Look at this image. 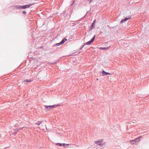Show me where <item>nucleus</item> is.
<instances>
[{
	"mask_svg": "<svg viewBox=\"0 0 149 149\" xmlns=\"http://www.w3.org/2000/svg\"><path fill=\"white\" fill-rule=\"evenodd\" d=\"M141 137L140 136L134 140H130V142L132 144H138L140 141V138Z\"/></svg>",
	"mask_w": 149,
	"mask_h": 149,
	"instance_id": "f257e3e1",
	"label": "nucleus"
},
{
	"mask_svg": "<svg viewBox=\"0 0 149 149\" xmlns=\"http://www.w3.org/2000/svg\"><path fill=\"white\" fill-rule=\"evenodd\" d=\"M58 105H54L52 106H45V109L47 110H49L51 109L58 107Z\"/></svg>",
	"mask_w": 149,
	"mask_h": 149,
	"instance_id": "f03ea898",
	"label": "nucleus"
},
{
	"mask_svg": "<svg viewBox=\"0 0 149 149\" xmlns=\"http://www.w3.org/2000/svg\"><path fill=\"white\" fill-rule=\"evenodd\" d=\"M31 4H30V5H24L23 6H16V7L18 8H21L22 9H25L26 8H28L29 7L31 6Z\"/></svg>",
	"mask_w": 149,
	"mask_h": 149,
	"instance_id": "7ed1b4c3",
	"label": "nucleus"
},
{
	"mask_svg": "<svg viewBox=\"0 0 149 149\" xmlns=\"http://www.w3.org/2000/svg\"><path fill=\"white\" fill-rule=\"evenodd\" d=\"M131 18V16L130 15V16H128L127 17L125 18L124 19L120 21V22L121 23H123L124 22H126L127 21V20L130 19Z\"/></svg>",
	"mask_w": 149,
	"mask_h": 149,
	"instance_id": "20e7f679",
	"label": "nucleus"
},
{
	"mask_svg": "<svg viewBox=\"0 0 149 149\" xmlns=\"http://www.w3.org/2000/svg\"><path fill=\"white\" fill-rule=\"evenodd\" d=\"M66 40H67V39L66 38H64L62 40V41L61 42L56 44V46H58L61 45H62L65 42Z\"/></svg>",
	"mask_w": 149,
	"mask_h": 149,
	"instance_id": "39448f33",
	"label": "nucleus"
},
{
	"mask_svg": "<svg viewBox=\"0 0 149 149\" xmlns=\"http://www.w3.org/2000/svg\"><path fill=\"white\" fill-rule=\"evenodd\" d=\"M95 36H94L91 41L87 42L86 43V44L88 45H89L91 44L94 41L95 39Z\"/></svg>",
	"mask_w": 149,
	"mask_h": 149,
	"instance_id": "423d86ee",
	"label": "nucleus"
},
{
	"mask_svg": "<svg viewBox=\"0 0 149 149\" xmlns=\"http://www.w3.org/2000/svg\"><path fill=\"white\" fill-rule=\"evenodd\" d=\"M102 141H103V140L101 139V140H99V141H95V143L96 144L98 145H101V143H102Z\"/></svg>",
	"mask_w": 149,
	"mask_h": 149,
	"instance_id": "0eeeda50",
	"label": "nucleus"
},
{
	"mask_svg": "<svg viewBox=\"0 0 149 149\" xmlns=\"http://www.w3.org/2000/svg\"><path fill=\"white\" fill-rule=\"evenodd\" d=\"M102 74L103 75H110L111 74L108 72H105L104 70H103L102 72Z\"/></svg>",
	"mask_w": 149,
	"mask_h": 149,
	"instance_id": "6e6552de",
	"label": "nucleus"
},
{
	"mask_svg": "<svg viewBox=\"0 0 149 149\" xmlns=\"http://www.w3.org/2000/svg\"><path fill=\"white\" fill-rule=\"evenodd\" d=\"M42 121H38L37 122L36 124L38 125H40L42 123Z\"/></svg>",
	"mask_w": 149,
	"mask_h": 149,
	"instance_id": "1a4fd4ad",
	"label": "nucleus"
},
{
	"mask_svg": "<svg viewBox=\"0 0 149 149\" xmlns=\"http://www.w3.org/2000/svg\"><path fill=\"white\" fill-rule=\"evenodd\" d=\"M56 145L57 146H62V143H57L56 144Z\"/></svg>",
	"mask_w": 149,
	"mask_h": 149,
	"instance_id": "9d476101",
	"label": "nucleus"
},
{
	"mask_svg": "<svg viewBox=\"0 0 149 149\" xmlns=\"http://www.w3.org/2000/svg\"><path fill=\"white\" fill-rule=\"evenodd\" d=\"M96 22V20H94L93 22L92 23V27H93L94 26V24H95Z\"/></svg>",
	"mask_w": 149,
	"mask_h": 149,
	"instance_id": "9b49d317",
	"label": "nucleus"
},
{
	"mask_svg": "<svg viewBox=\"0 0 149 149\" xmlns=\"http://www.w3.org/2000/svg\"><path fill=\"white\" fill-rule=\"evenodd\" d=\"M19 131V129H16L15 130V133H17Z\"/></svg>",
	"mask_w": 149,
	"mask_h": 149,
	"instance_id": "f8f14e48",
	"label": "nucleus"
},
{
	"mask_svg": "<svg viewBox=\"0 0 149 149\" xmlns=\"http://www.w3.org/2000/svg\"><path fill=\"white\" fill-rule=\"evenodd\" d=\"M65 145H69V144H65V143H62V146H65Z\"/></svg>",
	"mask_w": 149,
	"mask_h": 149,
	"instance_id": "ddd939ff",
	"label": "nucleus"
},
{
	"mask_svg": "<svg viewBox=\"0 0 149 149\" xmlns=\"http://www.w3.org/2000/svg\"><path fill=\"white\" fill-rule=\"evenodd\" d=\"M108 48H105V47H104V48H101V49H107Z\"/></svg>",
	"mask_w": 149,
	"mask_h": 149,
	"instance_id": "4468645a",
	"label": "nucleus"
},
{
	"mask_svg": "<svg viewBox=\"0 0 149 149\" xmlns=\"http://www.w3.org/2000/svg\"><path fill=\"white\" fill-rule=\"evenodd\" d=\"M23 13H24V14H25L26 13V12L25 11H23Z\"/></svg>",
	"mask_w": 149,
	"mask_h": 149,
	"instance_id": "2eb2a0df",
	"label": "nucleus"
}]
</instances>
